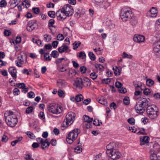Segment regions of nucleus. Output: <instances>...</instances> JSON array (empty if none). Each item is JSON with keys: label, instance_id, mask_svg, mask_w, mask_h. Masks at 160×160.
Returning <instances> with one entry per match:
<instances>
[{"label": "nucleus", "instance_id": "37", "mask_svg": "<svg viewBox=\"0 0 160 160\" xmlns=\"http://www.w3.org/2000/svg\"><path fill=\"white\" fill-rule=\"evenodd\" d=\"M54 22L55 21L53 19H52L49 20L48 24V26L49 27V29H51L50 28V27H54V26L53 25L54 23Z\"/></svg>", "mask_w": 160, "mask_h": 160}, {"label": "nucleus", "instance_id": "12", "mask_svg": "<svg viewBox=\"0 0 160 160\" xmlns=\"http://www.w3.org/2000/svg\"><path fill=\"white\" fill-rule=\"evenodd\" d=\"M112 159L115 160L119 159L120 157L121 154L116 149L113 151L112 153L107 154Z\"/></svg>", "mask_w": 160, "mask_h": 160}, {"label": "nucleus", "instance_id": "16", "mask_svg": "<svg viewBox=\"0 0 160 160\" xmlns=\"http://www.w3.org/2000/svg\"><path fill=\"white\" fill-rule=\"evenodd\" d=\"M57 85L59 88H62L65 87L67 83L64 80L59 79L57 81Z\"/></svg>", "mask_w": 160, "mask_h": 160}, {"label": "nucleus", "instance_id": "19", "mask_svg": "<svg viewBox=\"0 0 160 160\" xmlns=\"http://www.w3.org/2000/svg\"><path fill=\"white\" fill-rule=\"evenodd\" d=\"M133 84L136 90H138V88H140L142 90L143 89V88H142V85H144L140 82L136 81H134L133 82Z\"/></svg>", "mask_w": 160, "mask_h": 160}, {"label": "nucleus", "instance_id": "63", "mask_svg": "<svg viewBox=\"0 0 160 160\" xmlns=\"http://www.w3.org/2000/svg\"><path fill=\"white\" fill-rule=\"evenodd\" d=\"M110 82L109 78L103 79L102 80V82L103 83L108 84Z\"/></svg>", "mask_w": 160, "mask_h": 160}, {"label": "nucleus", "instance_id": "6", "mask_svg": "<svg viewBox=\"0 0 160 160\" xmlns=\"http://www.w3.org/2000/svg\"><path fill=\"white\" fill-rule=\"evenodd\" d=\"M80 132V129L76 128L69 132L67 137V141L69 144H72L77 138Z\"/></svg>", "mask_w": 160, "mask_h": 160}, {"label": "nucleus", "instance_id": "60", "mask_svg": "<svg viewBox=\"0 0 160 160\" xmlns=\"http://www.w3.org/2000/svg\"><path fill=\"white\" fill-rule=\"evenodd\" d=\"M91 78L93 80L96 78L97 77V75L96 74L95 72H92L90 74Z\"/></svg>", "mask_w": 160, "mask_h": 160}, {"label": "nucleus", "instance_id": "3", "mask_svg": "<svg viewBox=\"0 0 160 160\" xmlns=\"http://www.w3.org/2000/svg\"><path fill=\"white\" fill-rule=\"evenodd\" d=\"M146 112L148 116L152 119L156 118L159 115L158 108L154 104L148 106L146 109Z\"/></svg>", "mask_w": 160, "mask_h": 160}, {"label": "nucleus", "instance_id": "58", "mask_svg": "<svg viewBox=\"0 0 160 160\" xmlns=\"http://www.w3.org/2000/svg\"><path fill=\"white\" fill-rule=\"evenodd\" d=\"M122 84L119 82H115V86L119 88L122 87Z\"/></svg>", "mask_w": 160, "mask_h": 160}, {"label": "nucleus", "instance_id": "61", "mask_svg": "<svg viewBox=\"0 0 160 160\" xmlns=\"http://www.w3.org/2000/svg\"><path fill=\"white\" fill-rule=\"evenodd\" d=\"M58 43V42L57 41H55L52 42V45L54 48H55L57 47Z\"/></svg>", "mask_w": 160, "mask_h": 160}, {"label": "nucleus", "instance_id": "8", "mask_svg": "<svg viewBox=\"0 0 160 160\" xmlns=\"http://www.w3.org/2000/svg\"><path fill=\"white\" fill-rule=\"evenodd\" d=\"M117 145L114 142L110 143L107 146V154H110L112 153L113 151L116 149Z\"/></svg>", "mask_w": 160, "mask_h": 160}, {"label": "nucleus", "instance_id": "43", "mask_svg": "<svg viewBox=\"0 0 160 160\" xmlns=\"http://www.w3.org/2000/svg\"><path fill=\"white\" fill-rule=\"evenodd\" d=\"M33 109V107L32 106L29 107L27 108L26 110V112L29 114L32 112Z\"/></svg>", "mask_w": 160, "mask_h": 160}, {"label": "nucleus", "instance_id": "53", "mask_svg": "<svg viewBox=\"0 0 160 160\" xmlns=\"http://www.w3.org/2000/svg\"><path fill=\"white\" fill-rule=\"evenodd\" d=\"M35 95L34 93L32 91L28 93V96L30 98H33L35 97Z\"/></svg>", "mask_w": 160, "mask_h": 160}, {"label": "nucleus", "instance_id": "59", "mask_svg": "<svg viewBox=\"0 0 160 160\" xmlns=\"http://www.w3.org/2000/svg\"><path fill=\"white\" fill-rule=\"evenodd\" d=\"M143 93L145 95H148L150 92V90L148 88H145V89H143Z\"/></svg>", "mask_w": 160, "mask_h": 160}, {"label": "nucleus", "instance_id": "56", "mask_svg": "<svg viewBox=\"0 0 160 160\" xmlns=\"http://www.w3.org/2000/svg\"><path fill=\"white\" fill-rule=\"evenodd\" d=\"M38 116L41 119H43L45 118L44 114L43 112H40L38 115Z\"/></svg>", "mask_w": 160, "mask_h": 160}, {"label": "nucleus", "instance_id": "64", "mask_svg": "<svg viewBox=\"0 0 160 160\" xmlns=\"http://www.w3.org/2000/svg\"><path fill=\"white\" fill-rule=\"evenodd\" d=\"M153 97L157 99L160 100V93H155L153 95Z\"/></svg>", "mask_w": 160, "mask_h": 160}, {"label": "nucleus", "instance_id": "55", "mask_svg": "<svg viewBox=\"0 0 160 160\" xmlns=\"http://www.w3.org/2000/svg\"><path fill=\"white\" fill-rule=\"evenodd\" d=\"M65 58H58L55 60V63L57 64H58L60 63L62 60H65Z\"/></svg>", "mask_w": 160, "mask_h": 160}, {"label": "nucleus", "instance_id": "10", "mask_svg": "<svg viewBox=\"0 0 160 160\" xmlns=\"http://www.w3.org/2000/svg\"><path fill=\"white\" fill-rule=\"evenodd\" d=\"M82 83L83 79L80 78H78L74 80L73 85L79 89H81L83 87Z\"/></svg>", "mask_w": 160, "mask_h": 160}, {"label": "nucleus", "instance_id": "51", "mask_svg": "<svg viewBox=\"0 0 160 160\" xmlns=\"http://www.w3.org/2000/svg\"><path fill=\"white\" fill-rule=\"evenodd\" d=\"M22 5L26 8H28L30 5L29 2L28 1L25 0L22 3Z\"/></svg>", "mask_w": 160, "mask_h": 160}, {"label": "nucleus", "instance_id": "21", "mask_svg": "<svg viewBox=\"0 0 160 160\" xmlns=\"http://www.w3.org/2000/svg\"><path fill=\"white\" fill-rule=\"evenodd\" d=\"M153 51L156 55H160V47L157 45H154L153 48Z\"/></svg>", "mask_w": 160, "mask_h": 160}, {"label": "nucleus", "instance_id": "13", "mask_svg": "<svg viewBox=\"0 0 160 160\" xmlns=\"http://www.w3.org/2000/svg\"><path fill=\"white\" fill-rule=\"evenodd\" d=\"M158 11L155 8L152 7L147 13V15L149 17L154 18L157 15Z\"/></svg>", "mask_w": 160, "mask_h": 160}, {"label": "nucleus", "instance_id": "40", "mask_svg": "<svg viewBox=\"0 0 160 160\" xmlns=\"http://www.w3.org/2000/svg\"><path fill=\"white\" fill-rule=\"evenodd\" d=\"M95 68L97 69H99L101 71L103 70L104 68V67L100 64H97L95 65Z\"/></svg>", "mask_w": 160, "mask_h": 160}, {"label": "nucleus", "instance_id": "5", "mask_svg": "<svg viewBox=\"0 0 160 160\" xmlns=\"http://www.w3.org/2000/svg\"><path fill=\"white\" fill-rule=\"evenodd\" d=\"M132 16V11L129 8L124 7L121 10V17L123 21H126Z\"/></svg>", "mask_w": 160, "mask_h": 160}, {"label": "nucleus", "instance_id": "1", "mask_svg": "<svg viewBox=\"0 0 160 160\" xmlns=\"http://www.w3.org/2000/svg\"><path fill=\"white\" fill-rule=\"evenodd\" d=\"M61 13H59V11L56 12V15L58 17L60 18L65 19L66 17H70L72 16L74 12V10L72 6L69 4L65 5L59 10Z\"/></svg>", "mask_w": 160, "mask_h": 160}, {"label": "nucleus", "instance_id": "27", "mask_svg": "<svg viewBox=\"0 0 160 160\" xmlns=\"http://www.w3.org/2000/svg\"><path fill=\"white\" fill-rule=\"evenodd\" d=\"M122 57L123 58L132 59V55L127 53L125 52H123L122 54Z\"/></svg>", "mask_w": 160, "mask_h": 160}, {"label": "nucleus", "instance_id": "41", "mask_svg": "<svg viewBox=\"0 0 160 160\" xmlns=\"http://www.w3.org/2000/svg\"><path fill=\"white\" fill-rule=\"evenodd\" d=\"M81 44V42H75L73 43V49H77L78 47Z\"/></svg>", "mask_w": 160, "mask_h": 160}, {"label": "nucleus", "instance_id": "7", "mask_svg": "<svg viewBox=\"0 0 160 160\" xmlns=\"http://www.w3.org/2000/svg\"><path fill=\"white\" fill-rule=\"evenodd\" d=\"M48 109L49 112L58 114L62 112L63 108L58 104H51L48 106Z\"/></svg>", "mask_w": 160, "mask_h": 160}, {"label": "nucleus", "instance_id": "47", "mask_svg": "<svg viewBox=\"0 0 160 160\" xmlns=\"http://www.w3.org/2000/svg\"><path fill=\"white\" fill-rule=\"evenodd\" d=\"M32 41L34 43L37 44L39 46L42 44V42L40 40L33 38L32 39Z\"/></svg>", "mask_w": 160, "mask_h": 160}, {"label": "nucleus", "instance_id": "18", "mask_svg": "<svg viewBox=\"0 0 160 160\" xmlns=\"http://www.w3.org/2000/svg\"><path fill=\"white\" fill-rule=\"evenodd\" d=\"M150 99L149 98H143L141 100L140 103L142 106L145 108L146 106H148Z\"/></svg>", "mask_w": 160, "mask_h": 160}, {"label": "nucleus", "instance_id": "46", "mask_svg": "<svg viewBox=\"0 0 160 160\" xmlns=\"http://www.w3.org/2000/svg\"><path fill=\"white\" fill-rule=\"evenodd\" d=\"M75 152L77 153H80L82 150V148H81L79 146H77L74 148Z\"/></svg>", "mask_w": 160, "mask_h": 160}, {"label": "nucleus", "instance_id": "20", "mask_svg": "<svg viewBox=\"0 0 160 160\" xmlns=\"http://www.w3.org/2000/svg\"><path fill=\"white\" fill-rule=\"evenodd\" d=\"M83 87H87L90 86L91 85V82L90 80L86 77L83 79Z\"/></svg>", "mask_w": 160, "mask_h": 160}, {"label": "nucleus", "instance_id": "14", "mask_svg": "<svg viewBox=\"0 0 160 160\" xmlns=\"http://www.w3.org/2000/svg\"><path fill=\"white\" fill-rule=\"evenodd\" d=\"M133 40L137 42H142L145 40V37L143 36L136 34L134 36Z\"/></svg>", "mask_w": 160, "mask_h": 160}, {"label": "nucleus", "instance_id": "38", "mask_svg": "<svg viewBox=\"0 0 160 160\" xmlns=\"http://www.w3.org/2000/svg\"><path fill=\"white\" fill-rule=\"evenodd\" d=\"M49 53L47 52L45 53L44 55V58L46 61H50L51 60V58L49 56Z\"/></svg>", "mask_w": 160, "mask_h": 160}, {"label": "nucleus", "instance_id": "29", "mask_svg": "<svg viewBox=\"0 0 160 160\" xmlns=\"http://www.w3.org/2000/svg\"><path fill=\"white\" fill-rule=\"evenodd\" d=\"M113 70L114 73L116 76H119L121 73V70L117 67L115 68H113Z\"/></svg>", "mask_w": 160, "mask_h": 160}, {"label": "nucleus", "instance_id": "42", "mask_svg": "<svg viewBox=\"0 0 160 160\" xmlns=\"http://www.w3.org/2000/svg\"><path fill=\"white\" fill-rule=\"evenodd\" d=\"M78 57L79 58L83 59L86 58V55L84 52H81L79 54Z\"/></svg>", "mask_w": 160, "mask_h": 160}, {"label": "nucleus", "instance_id": "17", "mask_svg": "<svg viewBox=\"0 0 160 160\" xmlns=\"http://www.w3.org/2000/svg\"><path fill=\"white\" fill-rule=\"evenodd\" d=\"M140 138V145H142L145 143H148L149 142V138L147 136H144L141 137Z\"/></svg>", "mask_w": 160, "mask_h": 160}, {"label": "nucleus", "instance_id": "44", "mask_svg": "<svg viewBox=\"0 0 160 160\" xmlns=\"http://www.w3.org/2000/svg\"><path fill=\"white\" fill-rule=\"evenodd\" d=\"M48 15L50 17L54 18L55 17V12L53 11H49L48 12Z\"/></svg>", "mask_w": 160, "mask_h": 160}, {"label": "nucleus", "instance_id": "4", "mask_svg": "<svg viewBox=\"0 0 160 160\" xmlns=\"http://www.w3.org/2000/svg\"><path fill=\"white\" fill-rule=\"evenodd\" d=\"M75 114L74 113L72 112H68L66 116L65 119L63 121L62 127L66 128L70 125L75 120Z\"/></svg>", "mask_w": 160, "mask_h": 160}, {"label": "nucleus", "instance_id": "24", "mask_svg": "<svg viewBox=\"0 0 160 160\" xmlns=\"http://www.w3.org/2000/svg\"><path fill=\"white\" fill-rule=\"evenodd\" d=\"M130 23L132 26H135L138 23V21L137 18L134 17H132L130 18Z\"/></svg>", "mask_w": 160, "mask_h": 160}, {"label": "nucleus", "instance_id": "48", "mask_svg": "<svg viewBox=\"0 0 160 160\" xmlns=\"http://www.w3.org/2000/svg\"><path fill=\"white\" fill-rule=\"evenodd\" d=\"M51 36L48 34H45L44 35V38L47 42L50 41L51 40Z\"/></svg>", "mask_w": 160, "mask_h": 160}, {"label": "nucleus", "instance_id": "32", "mask_svg": "<svg viewBox=\"0 0 160 160\" xmlns=\"http://www.w3.org/2000/svg\"><path fill=\"white\" fill-rule=\"evenodd\" d=\"M98 102L99 103L106 106L107 105V100L103 98H101L99 99L98 101Z\"/></svg>", "mask_w": 160, "mask_h": 160}, {"label": "nucleus", "instance_id": "31", "mask_svg": "<svg viewBox=\"0 0 160 160\" xmlns=\"http://www.w3.org/2000/svg\"><path fill=\"white\" fill-rule=\"evenodd\" d=\"M51 57L54 58H57L59 55V53L56 50L53 51L50 54Z\"/></svg>", "mask_w": 160, "mask_h": 160}, {"label": "nucleus", "instance_id": "39", "mask_svg": "<svg viewBox=\"0 0 160 160\" xmlns=\"http://www.w3.org/2000/svg\"><path fill=\"white\" fill-rule=\"evenodd\" d=\"M7 5V2L5 0H2L0 2V7L1 8L5 7Z\"/></svg>", "mask_w": 160, "mask_h": 160}, {"label": "nucleus", "instance_id": "57", "mask_svg": "<svg viewBox=\"0 0 160 160\" xmlns=\"http://www.w3.org/2000/svg\"><path fill=\"white\" fill-rule=\"evenodd\" d=\"M118 89V90L120 93H125L127 92L126 89L125 88H124L122 87Z\"/></svg>", "mask_w": 160, "mask_h": 160}, {"label": "nucleus", "instance_id": "11", "mask_svg": "<svg viewBox=\"0 0 160 160\" xmlns=\"http://www.w3.org/2000/svg\"><path fill=\"white\" fill-rule=\"evenodd\" d=\"M135 108L137 113L141 114L145 111V108L140 103V102L137 103Z\"/></svg>", "mask_w": 160, "mask_h": 160}, {"label": "nucleus", "instance_id": "9", "mask_svg": "<svg viewBox=\"0 0 160 160\" xmlns=\"http://www.w3.org/2000/svg\"><path fill=\"white\" fill-rule=\"evenodd\" d=\"M37 24L35 20L30 21L27 24V29L28 31L31 32L36 28Z\"/></svg>", "mask_w": 160, "mask_h": 160}, {"label": "nucleus", "instance_id": "2", "mask_svg": "<svg viewBox=\"0 0 160 160\" xmlns=\"http://www.w3.org/2000/svg\"><path fill=\"white\" fill-rule=\"evenodd\" d=\"M4 117L8 125L11 127H15L18 122L17 116L12 112H6L4 114Z\"/></svg>", "mask_w": 160, "mask_h": 160}, {"label": "nucleus", "instance_id": "30", "mask_svg": "<svg viewBox=\"0 0 160 160\" xmlns=\"http://www.w3.org/2000/svg\"><path fill=\"white\" fill-rule=\"evenodd\" d=\"M154 81L151 79H148L146 80V85L149 87H151L154 84Z\"/></svg>", "mask_w": 160, "mask_h": 160}, {"label": "nucleus", "instance_id": "22", "mask_svg": "<svg viewBox=\"0 0 160 160\" xmlns=\"http://www.w3.org/2000/svg\"><path fill=\"white\" fill-rule=\"evenodd\" d=\"M152 154L150 156L151 160H160V157L158 156L153 151H151Z\"/></svg>", "mask_w": 160, "mask_h": 160}, {"label": "nucleus", "instance_id": "25", "mask_svg": "<svg viewBox=\"0 0 160 160\" xmlns=\"http://www.w3.org/2000/svg\"><path fill=\"white\" fill-rule=\"evenodd\" d=\"M76 74V71L73 70H70L68 72V77L69 78H71L73 77Z\"/></svg>", "mask_w": 160, "mask_h": 160}, {"label": "nucleus", "instance_id": "26", "mask_svg": "<svg viewBox=\"0 0 160 160\" xmlns=\"http://www.w3.org/2000/svg\"><path fill=\"white\" fill-rule=\"evenodd\" d=\"M93 120L92 118H90L88 116L84 115L83 116V120L85 122H92Z\"/></svg>", "mask_w": 160, "mask_h": 160}, {"label": "nucleus", "instance_id": "23", "mask_svg": "<svg viewBox=\"0 0 160 160\" xmlns=\"http://www.w3.org/2000/svg\"><path fill=\"white\" fill-rule=\"evenodd\" d=\"M68 49V47L67 45L63 44L62 46L58 48V50L59 53H62L66 51Z\"/></svg>", "mask_w": 160, "mask_h": 160}, {"label": "nucleus", "instance_id": "35", "mask_svg": "<svg viewBox=\"0 0 160 160\" xmlns=\"http://www.w3.org/2000/svg\"><path fill=\"white\" fill-rule=\"evenodd\" d=\"M26 134L28 137L31 139H34L35 138V136L34 134L30 131H28L26 132Z\"/></svg>", "mask_w": 160, "mask_h": 160}, {"label": "nucleus", "instance_id": "62", "mask_svg": "<svg viewBox=\"0 0 160 160\" xmlns=\"http://www.w3.org/2000/svg\"><path fill=\"white\" fill-rule=\"evenodd\" d=\"M128 122L131 125H133L134 124V119L132 118H131L128 119Z\"/></svg>", "mask_w": 160, "mask_h": 160}, {"label": "nucleus", "instance_id": "15", "mask_svg": "<svg viewBox=\"0 0 160 160\" xmlns=\"http://www.w3.org/2000/svg\"><path fill=\"white\" fill-rule=\"evenodd\" d=\"M8 72L14 79H16L17 78V71L15 67L10 68L8 69Z\"/></svg>", "mask_w": 160, "mask_h": 160}, {"label": "nucleus", "instance_id": "52", "mask_svg": "<svg viewBox=\"0 0 160 160\" xmlns=\"http://www.w3.org/2000/svg\"><path fill=\"white\" fill-rule=\"evenodd\" d=\"M64 39V37L62 34H59L57 36V39L60 41Z\"/></svg>", "mask_w": 160, "mask_h": 160}, {"label": "nucleus", "instance_id": "50", "mask_svg": "<svg viewBox=\"0 0 160 160\" xmlns=\"http://www.w3.org/2000/svg\"><path fill=\"white\" fill-rule=\"evenodd\" d=\"M33 12L36 14H38L40 12L39 9L38 8H32Z\"/></svg>", "mask_w": 160, "mask_h": 160}, {"label": "nucleus", "instance_id": "49", "mask_svg": "<svg viewBox=\"0 0 160 160\" xmlns=\"http://www.w3.org/2000/svg\"><path fill=\"white\" fill-rule=\"evenodd\" d=\"M17 86L18 88L23 89L26 87L25 84L23 83H18L17 84Z\"/></svg>", "mask_w": 160, "mask_h": 160}, {"label": "nucleus", "instance_id": "36", "mask_svg": "<svg viewBox=\"0 0 160 160\" xmlns=\"http://www.w3.org/2000/svg\"><path fill=\"white\" fill-rule=\"evenodd\" d=\"M124 103L126 105H128L130 103V99L128 97H125L123 99Z\"/></svg>", "mask_w": 160, "mask_h": 160}, {"label": "nucleus", "instance_id": "28", "mask_svg": "<svg viewBox=\"0 0 160 160\" xmlns=\"http://www.w3.org/2000/svg\"><path fill=\"white\" fill-rule=\"evenodd\" d=\"M40 141V143L42 145L41 148L44 149L45 148H48V147H46L45 144H46L45 142H44V139L42 138H38Z\"/></svg>", "mask_w": 160, "mask_h": 160}, {"label": "nucleus", "instance_id": "45", "mask_svg": "<svg viewBox=\"0 0 160 160\" xmlns=\"http://www.w3.org/2000/svg\"><path fill=\"white\" fill-rule=\"evenodd\" d=\"M92 2L98 5H99L104 2V0H92Z\"/></svg>", "mask_w": 160, "mask_h": 160}, {"label": "nucleus", "instance_id": "33", "mask_svg": "<svg viewBox=\"0 0 160 160\" xmlns=\"http://www.w3.org/2000/svg\"><path fill=\"white\" fill-rule=\"evenodd\" d=\"M88 56L91 60L94 61L96 59V57L94 54L92 52L88 53Z\"/></svg>", "mask_w": 160, "mask_h": 160}, {"label": "nucleus", "instance_id": "34", "mask_svg": "<svg viewBox=\"0 0 160 160\" xmlns=\"http://www.w3.org/2000/svg\"><path fill=\"white\" fill-rule=\"evenodd\" d=\"M83 97L82 94L77 95L75 97L76 101L77 102H79L83 99Z\"/></svg>", "mask_w": 160, "mask_h": 160}, {"label": "nucleus", "instance_id": "54", "mask_svg": "<svg viewBox=\"0 0 160 160\" xmlns=\"http://www.w3.org/2000/svg\"><path fill=\"white\" fill-rule=\"evenodd\" d=\"M13 94L14 95H18L20 93L19 90L17 88H15L13 89Z\"/></svg>", "mask_w": 160, "mask_h": 160}]
</instances>
